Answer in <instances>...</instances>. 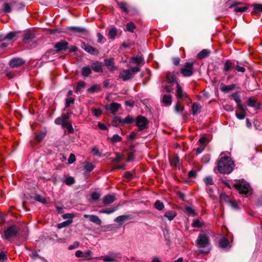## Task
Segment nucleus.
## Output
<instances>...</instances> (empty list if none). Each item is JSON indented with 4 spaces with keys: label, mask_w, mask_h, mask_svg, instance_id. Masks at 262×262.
Here are the masks:
<instances>
[{
    "label": "nucleus",
    "mask_w": 262,
    "mask_h": 262,
    "mask_svg": "<svg viewBox=\"0 0 262 262\" xmlns=\"http://www.w3.org/2000/svg\"><path fill=\"white\" fill-rule=\"evenodd\" d=\"M234 164L231 158L225 156L218 161L217 168L219 172L223 174H229L233 169Z\"/></svg>",
    "instance_id": "1"
},
{
    "label": "nucleus",
    "mask_w": 262,
    "mask_h": 262,
    "mask_svg": "<svg viewBox=\"0 0 262 262\" xmlns=\"http://www.w3.org/2000/svg\"><path fill=\"white\" fill-rule=\"evenodd\" d=\"M236 183L233 185V187L238 191L239 194L245 197H248L251 195L253 190L250 184L244 179L236 180Z\"/></svg>",
    "instance_id": "2"
},
{
    "label": "nucleus",
    "mask_w": 262,
    "mask_h": 262,
    "mask_svg": "<svg viewBox=\"0 0 262 262\" xmlns=\"http://www.w3.org/2000/svg\"><path fill=\"white\" fill-rule=\"evenodd\" d=\"M136 126L138 127V130L142 131L148 128L149 121L144 116L139 115L135 120Z\"/></svg>",
    "instance_id": "3"
},
{
    "label": "nucleus",
    "mask_w": 262,
    "mask_h": 262,
    "mask_svg": "<svg viewBox=\"0 0 262 262\" xmlns=\"http://www.w3.org/2000/svg\"><path fill=\"white\" fill-rule=\"evenodd\" d=\"M19 231V228L16 226H11L4 231V237L6 239H9L12 237H16Z\"/></svg>",
    "instance_id": "4"
},
{
    "label": "nucleus",
    "mask_w": 262,
    "mask_h": 262,
    "mask_svg": "<svg viewBox=\"0 0 262 262\" xmlns=\"http://www.w3.org/2000/svg\"><path fill=\"white\" fill-rule=\"evenodd\" d=\"M23 40L25 44L32 43L33 47L36 46L37 38L35 34L30 31H28L23 35Z\"/></svg>",
    "instance_id": "5"
},
{
    "label": "nucleus",
    "mask_w": 262,
    "mask_h": 262,
    "mask_svg": "<svg viewBox=\"0 0 262 262\" xmlns=\"http://www.w3.org/2000/svg\"><path fill=\"white\" fill-rule=\"evenodd\" d=\"M196 244L198 248H205L209 244V237L205 234H199L196 241Z\"/></svg>",
    "instance_id": "6"
},
{
    "label": "nucleus",
    "mask_w": 262,
    "mask_h": 262,
    "mask_svg": "<svg viewBox=\"0 0 262 262\" xmlns=\"http://www.w3.org/2000/svg\"><path fill=\"white\" fill-rule=\"evenodd\" d=\"M66 31L68 32V34H70L71 33H78L86 35L89 34V31L86 28L79 26H71L67 27Z\"/></svg>",
    "instance_id": "7"
},
{
    "label": "nucleus",
    "mask_w": 262,
    "mask_h": 262,
    "mask_svg": "<svg viewBox=\"0 0 262 262\" xmlns=\"http://www.w3.org/2000/svg\"><path fill=\"white\" fill-rule=\"evenodd\" d=\"M57 53H62L69 48V43L65 40H61L54 45Z\"/></svg>",
    "instance_id": "8"
},
{
    "label": "nucleus",
    "mask_w": 262,
    "mask_h": 262,
    "mask_svg": "<svg viewBox=\"0 0 262 262\" xmlns=\"http://www.w3.org/2000/svg\"><path fill=\"white\" fill-rule=\"evenodd\" d=\"M193 62H187L184 64V68L181 69V74L185 77H189L191 76L193 73Z\"/></svg>",
    "instance_id": "9"
},
{
    "label": "nucleus",
    "mask_w": 262,
    "mask_h": 262,
    "mask_svg": "<svg viewBox=\"0 0 262 262\" xmlns=\"http://www.w3.org/2000/svg\"><path fill=\"white\" fill-rule=\"evenodd\" d=\"M81 48L85 52L93 55H98L99 53L97 49L90 46L84 41H81Z\"/></svg>",
    "instance_id": "10"
},
{
    "label": "nucleus",
    "mask_w": 262,
    "mask_h": 262,
    "mask_svg": "<svg viewBox=\"0 0 262 262\" xmlns=\"http://www.w3.org/2000/svg\"><path fill=\"white\" fill-rule=\"evenodd\" d=\"M25 61L20 58H13L9 62V66L12 68H18L23 66Z\"/></svg>",
    "instance_id": "11"
},
{
    "label": "nucleus",
    "mask_w": 262,
    "mask_h": 262,
    "mask_svg": "<svg viewBox=\"0 0 262 262\" xmlns=\"http://www.w3.org/2000/svg\"><path fill=\"white\" fill-rule=\"evenodd\" d=\"M83 217L84 218H89L90 222L95 224L97 225L100 226L102 223L101 220L98 216L96 215L84 214L83 215Z\"/></svg>",
    "instance_id": "12"
},
{
    "label": "nucleus",
    "mask_w": 262,
    "mask_h": 262,
    "mask_svg": "<svg viewBox=\"0 0 262 262\" xmlns=\"http://www.w3.org/2000/svg\"><path fill=\"white\" fill-rule=\"evenodd\" d=\"M253 7V11L251 12L252 15L258 16L260 13H262V4L254 3L250 5Z\"/></svg>",
    "instance_id": "13"
},
{
    "label": "nucleus",
    "mask_w": 262,
    "mask_h": 262,
    "mask_svg": "<svg viewBox=\"0 0 262 262\" xmlns=\"http://www.w3.org/2000/svg\"><path fill=\"white\" fill-rule=\"evenodd\" d=\"M16 4V2L12 1L10 3H6L3 5V11L6 13H10L12 11V7Z\"/></svg>",
    "instance_id": "14"
},
{
    "label": "nucleus",
    "mask_w": 262,
    "mask_h": 262,
    "mask_svg": "<svg viewBox=\"0 0 262 262\" xmlns=\"http://www.w3.org/2000/svg\"><path fill=\"white\" fill-rule=\"evenodd\" d=\"M104 64L110 71H113L116 68L115 67L114 58H106L104 60Z\"/></svg>",
    "instance_id": "15"
},
{
    "label": "nucleus",
    "mask_w": 262,
    "mask_h": 262,
    "mask_svg": "<svg viewBox=\"0 0 262 262\" xmlns=\"http://www.w3.org/2000/svg\"><path fill=\"white\" fill-rule=\"evenodd\" d=\"M115 200L116 198L114 195L108 194L104 196L103 198L102 202L105 206L113 203Z\"/></svg>",
    "instance_id": "16"
},
{
    "label": "nucleus",
    "mask_w": 262,
    "mask_h": 262,
    "mask_svg": "<svg viewBox=\"0 0 262 262\" xmlns=\"http://www.w3.org/2000/svg\"><path fill=\"white\" fill-rule=\"evenodd\" d=\"M102 66L103 63L99 61H95L91 64L92 69L97 73L102 72Z\"/></svg>",
    "instance_id": "17"
},
{
    "label": "nucleus",
    "mask_w": 262,
    "mask_h": 262,
    "mask_svg": "<svg viewBox=\"0 0 262 262\" xmlns=\"http://www.w3.org/2000/svg\"><path fill=\"white\" fill-rule=\"evenodd\" d=\"M231 96L234 100L236 102L237 106L239 109V110H243V105L241 103L240 96L238 94V93L237 92H235L232 94Z\"/></svg>",
    "instance_id": "18"
},
{
    "label": "nucleus",
    "mask_w": 262,
    "mask_h": 262,
    "mask_svg": "<svg viewBox=\"0 0 262 262\" xmlns=\"http://www.w3.org/2000/svg\"><path fill=\"white\" fill-rule=\"evenodd\" d=\"M132 77L133 76L130 74V71L128 70H123V72L119 74V78H122L124 81H126Z\"/></svg>",
    "instance_id": "19"
},
{
    "label": "nucleus",
    "mask_w": 262,
    "mask_h": 262,
    "mask_svg": "<svg viewBox=\"0 0 262 262\" xmlns=\"http://www.w3.org/2000/svg\"><path fill=\"white\" fill-rule=\"evenodd\" d=\"M130 219L129 215H120L114 219V222L118 223L120 225H122L124 222Z\"/></svg>",
    "instance_id": "20"
},
{
    "label": "nucleus",
    "mask_w": 262,
    "mask_h": 262,
    "mask_svg": "<svg viewBox=\"0 0 262 262\" xmlns=\"http://www.w3.org/2000/svg\"><path fill=\"white\" fill-rule=\"evenodd\" d=\"M234 64L229 60H226L224 63L223 71L227 74V72H229L232 67H234Z\"/></svg>",
    "instance_id": "21"
},
{
    "label": "nucleus",
    "mask_w": 262,
    "mask_h": 262,
    "mask_svg": "<svg viewBox=\"0 0 262 262\" xmlns=\"http://www.w3.org/2000/svg\"><path fill=\"white\" fill-rule=\"evenodd\" d=\"M130 62L136 64L137 66L144 63V58L141 56L132 57L130 58Z\"/></svg>",
    "instance_id": "22"
},
{
    "label": "nucleus",
    "mask_w": 262,
    "mask_h": 262,
    "mask_svg": "<svg viewBox=\"0 0 262 262\" xmlns=\"http://www.w3.org/2000/svg\"><path fill=\"white\" fill-rule=\"evenodd\" d=\"M201 108L202 106L199 103L197 102L193 103L191 108V114L194 116L200 113L201 112Z\"/></svg>",
    "instance_id": "23"
},
{
    "label": "nucleus",
    "mask_w": 262,
    "mask_h": 262,
    "mask_svg": "<svg viewBox=\"0 0 262 262\" xmlns=\"http://www.w3.org/2000/svg\"><path fill=\"white\" fill-rule=\"evenodd\" d=\"M166 78L167 82L171 84L176 81L177 77L174 73L168 72L166 74Z\"/></svg>",
    "instance_id": "24"
},
{
    "label": "nucleus",
    "mask_w": 262,
    "mask_h": 262,
    "mask_svg": "<svg viewBox=\"0 0 262 262\" xmlns=\"http://www.w3.org/2000/svg\"><path fill=\"white\" fill-rule=\"evenodd\" d=\"M247 103L249 106L255 107L256 108H259L260 106V104L257 102L256 99L252 97L249 98Z\"/></svg>",
    "instance_id": "25"
},
{
    "label": "nucleus",
    "mask_w": 262,
    "mask_h": 262,
    "mask_svg": "<svg viewBox=\"0 0 262 262\" xmlns=\"http://www.w3.org/2000/svg\"><path fill=\"white\" fill-rule=\"evenodd\" d=\"M210 53V52L207 49H203L200 51L197 55V58L199 59H203L208 57Z\"/></svg>",
    "instance_id": "26"
},
{
    "label": "nucleus",
    "mask_w": 262,
    "mask_h": 262,
    "mask_svg": "<svg viewBox=\"0 0 262 262\" xmlns=\"http://www.w3.org/2000/svg\"><path fill=\"white\" fill-rule=\"evenodd\" d=\"M258 84L255 80H250L248 83V90L249 91H253L257 89Z\"/></svg>",
    "instance_id": "27"
},
{
    "label": "nucleus",
    "mask_w": 262,
    "mask_h": 262,
    "mask_svg": "<svg viewBox=\"0 0 262 262\" xmlns=\"http://www.w3.org/2000/svg\"><path fill=\"white\" fill-rule=\"evenodd\" d=\"M62 127L66 128L69 134H72L74 132L72 123L70 122H63Z\"/></svg>",
    "instance_id": "28"
},
{
    "label": "nucleus",
    "mask_w": 262,
    "mask_h": 262,
    "mask_svg": "<svg viewBox=\"0 0 262 262\" xmlns=\"http://www.w3.org/2000/svg\"><path fill=\"white\" fill-rule=\"evenodd\" d=\"M236 86L235 84H231L230 85H224L220 88L222 92L224 93H228L231 90H233Z\"/></svg>",
    "instance_id": "29"
},
{
    "label": "nucleus",
    "mask_w": 262,
    "mask_h": 262,
    "mask_svg": "<svg viewBox=\"0 0 262 262\" xmlns=\"http://www.w3.org/2000/svg\"><path fill=\"white\" fill-rule=\"evenodd\" d=\"M121 107V105L116 102H112L110 104V110L113 114H115Z\"/></svg>",
    "instance_id": "30"
},
{
    "label": "nucleus",
    "mask_w": 262,
    "mask_h": 262,
    "mask_svg": "<svg viewBox=\"0 0 262 262\" xmlns=\"http://www.w3.org/2000/svg\"><path fill=\"white\" fill-rule=\"evenodd\" d=\"M177 213L175 211L169 210L166 211L164 216L167 217L169 221L172 220L177 215Z\"/></svg>",
    "instance_id": "31"
},
{
    "label": "nucleus",
    "mask_w": 262,
    "mask_h": 262,
    "mask_svg": "<svg viewBox=\"0 0 262 262\" xmlns=\"http://www.w3.org/2000/svg\"><path fill=\"white\" fill-rule=\"evenodd\" d=\"M117 5L118 6L119 8L125 13L128 12V9L127 8V4L125 2H119L117 0H116Z\"/></svg>",
    "instance_id": "32"
},
{
    "label": "nucleus",
    "mask_w": 262,
    "mask_h": 262,
    "mask_svg": "<svg viewBox=\"0 0 262 262\" xmlns=\"http://www.w3.org/2000/svg\"><path fill=\"white\" fill-rule=\"evenodd\" d=\"M92 73V70L89 66L83 67L81 69V74L84 77H88Z\"/></svg>",
    "instance_id": "33"
},
{
    "label": "nucleus",
    "mask_w": 262,
    "mask_h": 262,
    "mask_svg": "<svg viewBox=\"0 0 262 262\" xmlns=\"http://www.w3.org/2000/svg\"><path fill=\"white\" fill-rule=\"evenodd\" d=\"M101 88L99 84H94L87 90V92L89 93H95L100 91Z\"/></svg>",
    "instance_id": "34"
},
{
    "label": "nucleus",
    "mask_w": 262,
    "mask_h": 262,
    "mask_svg": "<svg viewBox=\"0 0 262 262\" xmlns=\"http://www.w3.org/2000/svg\"><path fill=\"white\" fill-rule=\"evenodd\" d=\"M172 97L170 95H164L163 96L162 102L166 105H170L172 102Z\"/></svg>",
    "instance_id": "35"
},
{
    "label": "nucleus",
    "mask_w": 262,
    "mask_h": 262,
    "mask_svg": "<svg viewBox=\"0 0 262 262\" xmlns=\"http://www.w3.org/2000/svg\"><path fill=\"white\" fill-rule=\"evenodd\" d=\"M169 162L171 166L177 167L179 162V157L176 155L172 158L169 159Z\"/></svg>",
    "instance_id": "36"
},
{
    "label": "nucleus",
    "mask_w": 262,
    "mask_h": 262,
    "mask_svg": "<svg viewBox=\"0 0 262 262\" xmlns=\"http://www.w3.org/2000/svg\"><path fill=\"white\" fill-rule=\"evenodd\" d=\"M118 210V206H116L115 208H106L104 209H101L99 210L100 213H105L107 214H111L113 212H114L115 211Z\"/></svg>",
    "instance_id": "37"
},
{
    "label": "nucleus",
    "mask_w": 262,
    "mask_h": 262,
    "mask_svg": "<svg viewBox=\"0 0 262 262\" xmlns=\"http://www.w3.org/2000/svg\"><path fill=\"white\" fill-rule=\"evenodd\" d=\"M46 135V132H40L39 134L36 135L35 140L38 143H39L45 138Z\"/></svg>",
    "instance_id": "38"
},
{
    "label": "nucleus",
    "mask_w": 262,
    "mask_h": 262,
    "mask_svg": "<svg viewBox=\"0 0 262 262\" xmlns=\"http://www.w3.org/2000/svg\"><path fill=\"white\" fill-rule=\"evenodd\" d=\"M73 222L72 220H67L63 222L57 224V226L58 229H61L63 227H67L72 224Z\"/></svg>",
    "instance_id": "39"
},
{
    "label": "nucleus",
    "mask_w": 262,
    "mask_h": 262,
    "mask_svg": "<svg viewBox=\"0 0 262 262\" xmlns=\"http://www.w3.org/2000/svg\"><path fill=\"white\" fill-rule=\"evenodd\" d=\"M177 94L176 96L178 97V99H182V95L184 93L183 91L182 87L180 86V85L179 84V83L177 82Z\"/></svg>",
    "instance_id": "40"
},
{
    "label": "nucleus",
    "mask_w": 262,
    "mask_h": 262,
    "mask_svg": "<svg viewBox=\"0 0 262 262\" xmlns=\"http://www.w3.org/2000/svg\"><path fill=\"white\" fill-rule=\"evenodd\" d=\"M229 244V240L225 237H222L219 242L220 246L223 248L227 247Z\"/></svg>",
    "instance_id": "41"
},
{
    "label": "nucleus",
    "mask_w": 262,
    "mask_h": 262,
    "mask_svg": "<svg viewBox=\"0 0 262 262\" xmlns=\"http://www.w3.org/2000/svg\"><path fill=\"white\" fill-rule=\"evenodd\" d=\"M118 31L115 27L112 28L108 31V36L110 39H113L115 38Z\"/></svg>",
    "instance_id": "42"
},
{
    "label": "nucleus",
    "mask_w": 262,
    "mask_h": 262,
    "mask_svg": "<svg viewBox=\"0 0 262 262\" xmlns=\"http://www.w3.org/2000/svg\"><path fill=\"white\" fill-rule=\"evenodd\" d=\"M33 199L34 200H35L37 202H39L40 203H41L43 204H47V200L45 198L42 197L41 195H40L39 194H36L34 196V197L33 198Z\"/></svg>",
    "instance_id": "43"
},
{
    "label": "nucleus",
    "mask_w": 262,
    "mask_h": 262,
    "mask_svg": "<svg viewBox=\"0 0 262 262\" xmlns=\"http://www.w3.org/2000/svg\"><path fill=\"white\" fill-rule=\"evenodd\" d=\"M100 194L97 192H93L91 194L90 202H96L99 200Z\"/></svg>",
    "instance_id": "44"
},
{
    "label": "nucleus",
    "mask_w": 262,
    "mask_h": 262,
    "mask_svg": "<svg viewBox=\"0 0 262 262\" xmlns=\"http://www.w3.org/2000/svg\"><path fill=\"white\" fill-rule=\"evenodd\" d=\"M94 165L90 162H86L84 165V169L87 172H90L92 171L94 169Z\"/></svg>",
    "instance_id": "45"
},
{
    "label": "nucleus",
    "mask_w": 262,
    "mask_h": 262,
    "mask_svg": "<svg viewBox=\"0 0 262 262\" xmlns=\"http://www.w3.org/2000/svg\"><path fill=\"white\" fill-rule=\"evenodd\" d=\"M86 85L85 82L83 81H79L77 83V86L75 89L76 92H79L81 89L84 88Z\"/></svg>",
    "instance_id": "46"
},
{
    "label": "nucleus",
    "mask_w": 262,
    "mask_h": 262,
    "mask_svg": "<svg viewBox=\"0 0 262 262\" xmlns=\"http://www.w3.org/2000/svg\"><path fill=\"white\" fill-rule=\"evenodd\" d=\"M241 111V113L236 112L235 116L237 118V119L239 120L244 119L246 117V110L243 107V110H240Z\"/></svg>",
    "instance_id": "47"
},
{
    "label": "nucleus",
    "mask_w": 262,
    "mask_h": 262,
    "mask_svg": "<svg viewBox=\"0 0 262 262\" xmlns=\"http://www.w3.org/2000/svg\"><path fill=\"white\" fill-rule=\"evenodd\" d=\"M63 182H64L66 185L71 186L75 183V180L73 177L70 176L63 181Z\"/></svg>",
    "instance_id": "48"
},
{
    "label": "nucleus",
    "mask_w": 262,
    "mask_h": 262,
    "mask_svg": "<svg viewBox=\"0 0 262 262\" xmlns=\"http://www.w3.org/2000/svg\"><path fill=\"white\" fill-rule=\"evenodd\" d=\"M112 143H116L120 142L122 140V138L117 134L114 135L112 138H108Z\"/></svg>",
    "instance_id": "49"
},
{
    "label": "nucleus",
    "mask_w": 262,
    "mask_h": 262,
    "mask_svg": "<svg viewBox=\"0 0 262 262\" xmlns=\"http://www.w3.org/2000/svg\"><path fill=\"white\" fill-rule=\"evenodd\" d=\"M17 34V32L11 31L9 32L4 37L5 39L10 40L12 39Z\"/></svg>",
    "instance_id": "50"
},
{
    "label": "nucleus",
    "mask_w": 262,
    "mask_h": 262,
    "mask_svg": "<svg viewBox=\"0 0 262 262\" xmlns=\"http://www.w3.org/2000/svg\"><path fill=\"white\" fill-rule=\"evenodd\" d=\"M136 26L133 22H130L126 25V28L127 31L133 32L134 30L135 29Z\"/></svg>",
    "instance_id": "51"
},
{
    "label": "nucleus",
    "mask_w": 262,
    "mask_h": 262,
    "mask_svg": "<svg viewBox=\"0 0 262 262\" xmlns=\"http://www.w3.org/2000/svg\"><path fill=\"white\" fill-rule=\"evenodd\" d=\"M154 206L158 210H161L164 207V204L159 200H157L155 202Z\"/></svg>",
    "instance_id": "52"
},
{
    "label": "nucleus",
    "mask_w": 262,
    "mask_h": 262,
    "mask_svg": "<svg viewBox=\"0 0 262 262\" xmlns=\"http://www.w3.org/2000/svg\"><path fill=\"white\" fill-rule=\"evenodd\" d=\"M191 226L194 228L201 227L202 226V224L200 222V219L193 220Z\"/></svg>",
    "instance_id": "53"
},
{
    "label": "nucleus",
    "mask_w": 262,
    "mask_h": 262,
    "mask_svg": "<svg viewBox=\"0 0 262 262\" xmlns=\"http://www.w3.org/2000/svg\"><path fill=\"white\" fill-rule=\"evenodd\" d=\"M75 101V99L72 97H70L66 99L65 107L68 108L70 107L71 104H73Z\"/></svg>",
    "instance_id": "54"
},
{
    "label": "nucleus",
    "mask_w": 262,
    "mask_h": 262,
    "mask_svg": "<svg viewBox=\"0 0 262 262\" xmlns=\"http://www.w3.org/2000/svg\"><path fill=\"white\" fill-rule=\"evenodd\" d=\"M113 257H110L108 255L104 256L102 257V260L105 262H113L115 261V258L117 256V254H115Z\"/></svg>",
    "instance_id": "55"
},
{
    "label": "nucleus",
    "mask_w": 262,
    "mask_h": 262,
    "mask_svg": "<svg viewBox=\"0 0 262 262\" xmlns=\"http://www.w3.org/2000/svg\"><path fill=\"white\" fill-rule=\"evenodd\" d=\"M186 212L192 216H195L196 215V212L195 210L192 209L191 207L186 206L185 207Z\"/></svg>",
    "instance_id": "56"
},
{
    "label": "nucleus",
    "mask_w": 262,
    "mask_h": 262,
    "mask_svg": "<svg viewBox=\"0 0 262 262\" xmlns=\"http://www.w3.org/2000/svg\"><path fill=\"white\" fill-rule=\"evenodd\" d=\"M204 181L206 186L213 184L212 178L211 176L206 177L205 178H204Z\"/></svg>",
    "instance_id": "57"
},
{
    "label": "nucleus",
    "mask_w": 262,
    "mask_h": 262,
    "mask_svg": "<svg viewBox=\"0 0 262 262\" xmlns=\"http://www.w3.org/2000/svg\"><path fill=\"white\" fill-rule=\"evenodd\" d=\"M134 121L133 118L130 116L127 115L125 119H124V124H130Z\"/></svg>",
    "instance_id": "58"
},
{
    "label": "nucleus",
    "mask_w": 262,
    "mask_h": 262,
    "mask_svg": "<svg viewBox=\"0 0 262 262\" xmlns=\"http://www.w3.org/2000/svg\"><path fill=\"white\" fill-rule=\"evenodd\" d=\"M220 198L221 200H223L225 202L229 203V201H230L229 199V196L227 194H226L225 192H222L221 193Z\"/></svg>",
    "instance_id": "59"
},
{
    "label": "nucleus",
    "mask_w": 262,
    "mask_h": 262,
    "mask_svg": "<svg viewBox=\"0 0 262 262\" xmlns=\"http://www.w3.org/2000/svg\"><path fill=\"white\" fill-rule=\"evenodd\" d=\"M115 155H116V158H114V159H112V161L113 162V163H118V162H119L120 161H121L122 160V157H121V156L120 155L119 153L118 152H115Z\"/></svg>",
    "instance_id": "60"
},
{
    "label": "nucleus",
    "mask_w": 262,
    "mask_h": 262,
    "mask_svg": "<svg viewBox=\"0 0 262 262\" xmlns=\"http://www.w3.org/2000/svg\"><path fill=\"white\" fill-rule=\"evenodd\" d=\"M184 106H181L180 104L178 102L174 106V111L176 113H181L184 110Z\"/></svg>",
    "instance_id": "61"
},
{
    "label": "nucleus",
    "mask_w": 262,
    "mask_h": 262,
    "mask_svg": "<svg viewBox=\"0 0 262 262\" xmlns=\"http://www.w3.org/2000/svg\"><path fill=\"white\" fill-rule=\"evenodd\" d=\"M92 251L90 250H88L84 253L83 252V259H90L91 256Z\"/></svg>",
    "instance_id": "62"
},
{
    "label": "nucleus",
    "mask_w": 262,
    "mask_h": 262,
    "mask_svg": "<svg viewBox=\"0 0 262 262\" xmlns=\"http://www.w3.org/2000/svg\"><path fill=\"white\" fill-rule=\"evenodd\" d=\"M237 64L236 65L234 64V67L235 68V70L238 71L242 73H244L246 71V69L244 67H241L238 64V61H236Z\"/></svg>",
    "instance_id": "63"
},
{
    "label": "nucleus",
    "mask_w": 262,
    "mask_h": 262,
    "mask_svg": "<svg viewBox=\"0 0 262 262\" xmlns=\"http://www.w3.org/2000/svg\"><path fill=\"white\" fill-rule=\"evenodd\" d=\"M71 114L72 112H67L66 114H62L61 117L63 119V122H67L70 119Z\"/></svg>",
    "instance_id": "64"
}]
</instances>
